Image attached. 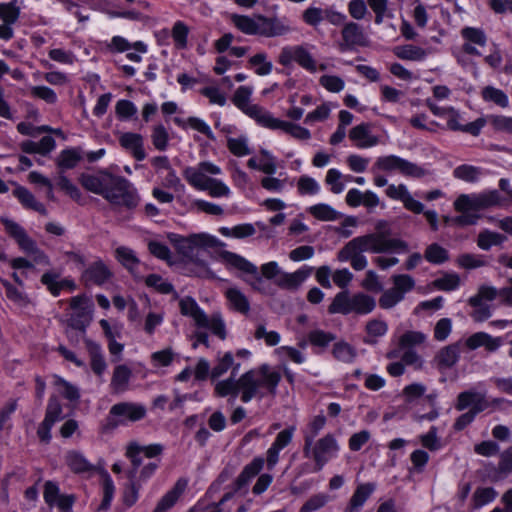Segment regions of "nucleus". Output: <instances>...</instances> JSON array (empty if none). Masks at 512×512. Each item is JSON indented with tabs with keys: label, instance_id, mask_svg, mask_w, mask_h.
Instances as JSON below:
<instances>
[{
	"label": "nucleus",
	"instance_id": "obj_1",
	"mask_svg": "<svg viewBox=\"0 0 512 512\" xmlns=\"http://www.w3.org/2000/svg\"><path fill=\"white\" fill-rule=\"evenodd\" d=\"M408 243L399 238L391 237V227L388 221L378 220L375 232L357 236L348 241L338 252L337 260L349 262L355 271H362L368 266L365 252L372 254L406 253Z\"/></svg>",
	"mask_w": 512,
	"mask_h": 512
},
{
	"label": "nucleus",
	"instance_id": "obj_2",
	"mask_svg": "<svg viewBox=\"0 0 512 512\" xmlns=\"http://www.w3.org/2000/svg\"><path fill=\"white\" fill-rule=\"evenodd\" d=\"M79 182L87 191L102 196L116 208L133 210L139 204L137 190L122 176L101 170L96 174L82 173Z\"/></svg>",
	"mask_w": 512,
	"mask_h": 512
},
{
	"label": "nucleus",
	"instance_id": "obj_3",
	"mask_svg": "<svg viewBox=\"0 0 512 512\" xmlns=\"http://www.w3.org/2000/svg\"><path fill=\"white\" fill-rule=\"evenodd\" d=\"M280 381L281 374L267 364L243 373L239 377L241 401L248 403L254 398L262 399L268 394L274 395Z\"/></svg>",
	"mask_w": 512,
	"mask_h": 512
},
{
	"label": "nucleus",
	"instance_id": "obj_4",
	"mask_svg": "<svg viewBox=\"0 0 512 512\" xmlns=\"http://www.w3.org/2000/svg\"><path fill=\"white\" fill-rule=\"evenodd\" d=\"M229 19L239 31L246 35L274 38L292 32V27L286 18L267 17L262 14L248 16L234 13L229 16Z\"/></svg>",
	"mask_w": 512,
	"mask_h": 512
},
{
	"label": "nucleus",
	"instance_id": "obj_5",
	"mask_svg": "<svg viewBox=\"0 0 512 512\" xmlns=\"http://www.w3.org/2000/svg\"><path fill=\"white\" fill-rule=\"evenodd\" d=\"M172 242L178 253L195 266L194 273L197 276L216 278L207 263L202 259L203 249L216 246L217 239L215 237L206 233L192 234L188 237L174 235Z\"/></svg>",
	"mask_w": 512,
	"mask_h": 512
},
{
	"label": "nucleus",
	"instance_id": "obj_6",
	"mask_svg": "<svg viewBox=\"0 0 512 512\" xmlns=\"http://www.w3.org/2000/svg\"><path fill=\"white\" fill-rule=\"evenodd\" d=\"M222 169L210 162L201 161L195 166H187L183 170V177L187 183L199 191H207L211 197H228L230 188L220 179L212 176L220 175Z\"/></svg>",
	"mask_w": 512,
	"mask_h": 512
},
{
	"label": "nucleus",
	"instance_id": "obj_7",
	"mask_svg": "<svg viewBox=\"0 0 512 512\" xmlns=\"http://www.w3.org/2000/svg\"><path fill=\"white\" fill-rule=\"evenodd\" d=\"M163 446L155 443L150 445H140L137 442H130L126 447L125 456L130 460L131 467L127 471L129 480L142 484L146 482L155 473L159 466V460L143 463V458L153 459L161 455Z\"/></svg>",
	"mask_w": 512,
	"mask_h": 512
},
{
	"label": "nucleus",
	"instance_id": "obj_8",
	"mask_svg": "<svg viewBox=\"0 0 512 512\" xmlns=\"http://www.w3.org/2000/svg\"><path fill=\"white\" fill-rule=\"evenodd\" d=\"M501 196L497 190H489L474 194H461L454 201V209L462 213L453 217V224L458 226L474 225L478 219L475 215L467 214L468 211H479L501 203Z\"/></svg>",
	"mask_w": 512,
	"mask_h": 512
},
{
	"label": "nucleus",
	"instance_id": "obj_9",
	"mask_svg": "<svg viewBox=\"0 0 512 512\" xmlns=\"http://www.w3.org/2000/svg\"><path fill=\"white\" fill-rule=\"evenodd\" d=\"M179 307L181 314L191 317L198 328L210 330L221 340L226 338V325L221 313L215 312L208 316L192 297L182 298Z\"/></svg>",
	"mask_w": 512,
	"mask_h": 512
},
{
	"label": "nucleus",
	"instance_id": "obj_10",
	"mask_svg": "<svg viewBox=\"0 0 512 512\" xmlns=\"http://www.w3.org/2000/svg\"><path fill=\"white\" fill-rule=\"evenodd\" d=\"M224 263L228 266L239 270L242 275L241 278L246 282L253 290L263 294L268 293L269 285L265 281V278L259 273L256 265L248 261L246 258L230 251H223L220 254Z\"/></svg>",
	"mask_w": 512,
	"mask_h": 512
},
{
	"label": "nucleus",
	"instance_id": "obj_11",
	"mask_svg": "<svg viewBox=\"0 0 512 512\" xmlns=\"http://www.w3.org/2000/svg\"><path fill=\"white\" fill-rule=\"evenodd\" d=\"M339 450V443L331 433L314 440L309 445L308 443L303 445V455L315 462V470H322L331 459L337 457Z\"/></svg>",
	"mask_w": 512,
	"mask_h": 512
},
{
	"label": "nucleus",
	"instance_id": "obj_12",
	"mask_svg": "<svg viewBox=\"0 0 512 512\" xmlns=\"http://www.w3.org/2000/svg\"><path fill=\"white\" fill-rule=\"evenodd\" d=\"M379 171L387 173L398 172L403 176L412 178H421L427 174L423 167L392 154L380 156L376 159L372 172L377 173Z\"/></svg>",
	"mask_w": 512,
	"mask_h": 512
},
{
	"label": "nucleus",
	"instance_id": "obj_13",
	"mask_svg": "<svg viewBox=\"0 0 512 512\" xmlns=\"http://www.w3.org/2000/svg\"><path fill=\"white\" fill-rule=\"evenodd\" d=\"M145 405L137 402H119L111 406L108 422L112 427L124 426L146 417Z\"/></svg>",
	"mask_w": 512,
	"mask_h": 512
},
{
	"label": "nucleus",
	"instance_id": "obj_14",
	"mask_svg": "<svg viewBox=\"0 0 512 512\" xmlns=\"http://www.w3.org/2000/svg\"><path fill=\"white\" fill-rule=\"evenodd\" d=\"M293 62L310 73H315L318 69L317 61L309 51L308 45H287L281 48L278 63L288 67Z\"/></svg>",
	"mask_w": 512,
	"mask_h": 512
},
{
	"label": "nucleus",
	"instance_id": "obj_15",
	"mask_svg": "<svg viewBox=\"0 0 512 512\" xmlns=\"http://www.w3.org/2000/svg\"><path fill=\"white\" fill-rule=\"evenodd\" d=\"M498 296V289L489 286L481 285L478 292L469 298L468 303L472 307L470 316L476 322H483L491 317L493 306L490 304Z\"/></svg>",
	"mask_w": 512,
	"mask_h": 512
},
{
	"label": "nucleus",
	"instance_id": "obj_16",
	"mask_svg": "<svg viewBox=\"0 0 512 512\" xmlns=\"http://www.w3.org/2000/svg\"><path fill=\"white\" fill-rule=\"evenodd\" d=\"M468 408L478 414L489 409L490 403L486 391H478L475 388H470L459 393L456 399L455 409L464 411Z\"/></svg>",
	"mask_w": 512,
	"mask_h": 512
},
{
	"label": "nucleus",
	"instance_id": "obj_17",
	"mask_svg": "<svg viewBox=\"0 0 512 512\" xmlns=\"http://www.w3.org/2000/svg\"><path fill=\"white\" fill-rule=\"evenodd\" d=\"M62 406L56 398H50L46 408L43 422L39 425L37 435L41 442L48 444L51 440L53 425L62 419Z\"/></svg>",
	"mask_w": 512,
	"mask_h": 512
},
{
	"label": "nucleus",
	"instance_id": "obj_18",
	"mask_svg": "<svg viewBox=\"0 0 512 512\" xmlns=\"http://www.w3.org/2000/svg\"><path fill=\"white\" fill-rule=\"evenodd\" d=\"M341 51L351 50L355 47H364L368 44L367 36L363 28L356 22H347L341 30Z\"/></svg>",
	"mask_w": 512,
	"mask_h": 512
},
{
	"label": "nucleus",
	"instance_id": "obj_19",
	"mask_svg": "<svg viewBox=\"0 0 512 512\" xmlns=\"http://www.w3.org/2000/svg\"><path fill=\"white\" fill-rule=\"evenodd\" d=\"M40 282L46 289L54 296L60 295L61 291L72 292L76 289V283L70 278H61L59 272L49 270L45 272L40 279Z\"/></svg>",
	"mask_w": 512,
	"mask_h": 512
},
{
	"label": "nucleus",
	"instance_id": "obj_20",
	"mask_svg": "<svg viewBox=\"0 0 512 512\" xmlns=\"http://www.w3.org/2000/svg\"><path fill=\"white\" fill-rule=\"evenodd\" d=\"M385 193L390 199L401 201L407 210L415 214L423 212V204L413 198L406 185L390 184L386 188Z\"/></svg>",
	"mask_w": 512,
	"mask_h": 512
},
{
	"label": "nucleus",
	"instance_id": "obj_21",
	"mask_svg": "<svg viewBox=\"0 0 512 512\" xmlns=\"http://www.w3.org/2000/svg\"><path fill=\"white\" fill-rule=\"evenodd\" d=\"M349 138L359 149H367L379 144L380 138L372 133L371 125L361 123L349 131Z\"/></svg>",
	"mask_w": 512,
	"mask_h": 512
},
{
	"label": "nucleus",
	"instance_id": "obj_22",
	"mask_svg": "<svg viewBox=\"0 0 512 512\" xmlns=\"http://www.w3.org/2000/svg\"><path fill=\"white\" fill-rule=\"evenodd\" d=\"M505 337H494L486 332H476L469 336L466 340V346L470 350H475L484 347L488 352H496L504 343Z\"/></svg>",
	"mask_w": 512,
	"mask_h": 512
},
{
	"label": "nucleus",
	"instance_id": "obj_23",
	"mask_svg": "<svg viewBox=\"0 0 512 512\" xmlns=\"http://www.w3.org/2000/svg\"><path fill=\"white\" fill-rule=\"evenodd\" d=\"M313 267L303 266L293 273L282 272L275 280V284L281 289L297 290L312 274Z\"/></svg>",
	"mask_w": 512,
	"mask_h": 512
},
{
	"label": "nucleus",
	"instance_id": "obj_24",
	"mask_svg": "<svg viewBox=\"0 0 512 512\" xmlns=\"http://www.w3.org/2000/svg\"><path fill=\"white\" fill-rule=\"evenodd\" d=\"M86 349L90 357V368L92 372L103 381V376L107 370V362L102 352L100 344L92 341L85 340Z\"/></svg>",
	"mask_w": 512,
	"mask_h": 512
},
{
	"label": "nucleus",
	"instance_id": "obj_25",
	"mask_svg": "<svg viewBox=\"0 0 512 512\" xmlns=\"http://www.w3.org/2000/svg\"><path fill=\"white\" fill-rule=\"evenodd\" d=\"M119 143L137 161H142L146 158L142 135L133 132L122 133L119 137Z\"/></svg>",
	"mask_w": 512,
	"mask_h": 512
},
{
	"label": "nucleus",
	"instance_id": "obj_26",
	"mask_svg": "<svg viewBox=\"0 0 512 512\" xmlns=\"http://www.w3.org/2000/svg\"><path fill=\"white\" fill-rule=\"evenodd\" d=\"M132 377V370L125 364H119L114 367L110 389L115 394H122L129 389V383Z\"/></svg>",
	"mask_w": 512,
	"mask_h": 512
},
{
	"label": "nucleus",
	"instance_id": "obj_27",
	"mask_svg": "<svg viewBox=\"0 0 512 512\" xmlns=\"http://www.w3.org/2000/svg\"><path fill=\"white\" fill-rule=\"evenodd\" d=\"M264 466V458L255 457L249 464H247L234 482V494L245 487L252 478L260 473Z\"/></svg>",
	"mask_w": 512,
	"mask_h": 512
},
{
	"label": "nucleus",
	"instance_id": "obj_28",
	"mask_svg": "<svg viewBox=\"0 0 512 512\" xmlns=\"http://www.w3.org/2000/svg\"><path fill=\"white\" fill-rule=\"evenodd\" d=\"M374 490L375 485L372 483L358 485L345 508V512H358Z\"/></svg>",
	"mask_w": 512,
	"mask_h": 512
},
{
	"label": "nucleus",
	"instance_id": "obj_29",
	"mask_svg": "<svg viewBox=\"0 0 512 512\" xmlns=\"http://www.w3.org/2000/svg\"><path fill=\"white\" fill-rule=\"evenodd\" d=\"M224 295L228 302V307L238 313L248 314L250 311V302L246 295L237 287L226 289Z\"/></svg>",
	"mask_w": 512,
	"mask_h": 512
},
{
	"label": "nucleus",
	"instance_id": "obj_30",
	"mask_svg": "<svg viewBox=\"0 0 512 512\" xmlns=\"http://www.w3.org/2000/svg\"><path fill=\"white\" fill-rule=\"evenodd\" d=\"M349 304V314L356 313L359 315H366L371 313L376 307L375 299L362 292L350 295Z\"/></svg>",
	"mask_w": 512,
	"mask_h": 512
},
{
	"label": "nucleus",
	"instance_id": "obj_31",
	"mask_svg": "<svg viewBox=\"0 0 512 512\" xmlns=\"http://www.w3.org/2000/svg\"><path fill=\"white\" fill-rule=\"evenodd\" d=\"M244 114L255 120L259 125L275 130L278 118L257 104H250L243 111Z\"/></svg>",
	"mask_w": 512,
	"mask_h": 512
},
{
	"label": "nucleus",
	"instance_id": "obj_32",
	"mask_svg": "<svg viewBox=\"0 0 512 512\" xmlns=\"http://www.w3.org/2000/svg\"><path fill=\"white\" fill-rule=\"evenodd\" d=\"M84 159V151L81 147H71L62 150L56 160L60 170H70L75 168L78 163Z\"/></svg>",
	"mask_w": 512,
	"mask_h": 512
},
{
	"label": "nucleus",
	"instance_id": "obj_33",
	"mask_svg": "<svg viewBox=\"0 0 512 512\" xmlns=\"http://www.w3.org/2000/svg\"><path fill=\"white\" fill-rule=\"evenodd\" d=\"M240 366V363L234 362L233 354L231 352H226L221 357L217 358L216 364L211 369L210 378L211 380H216L227 373L229 369H232L231 375H236Z\"/></svg>",
	"mask_w": 512,
	"mask_h": 512
},
{
	"label": "nucleus",
	"instance_id": "obj_34",
	"mask_svg": "<svg viewBox=\"0 0 512 512\" xmlns=\"http://www.w3.org/2000/svg\"><path fill=\"white\" fill-rule=\"evenodd\" d=\"M50 130L47 126L34 127V154L47 155L55 148V140L49 135H42L43 132Z\"/></svg>",
	"mask_w": 512,
	"mask_h": 512
},
{
	"label": "nucleus",
	"instance_id": "obj_35",
	"mask_svg": "<svg viewBox=\"0 0 512 512\" xmlns=\"http://www.w3.org/2000/svg\"><path fill=\"white\" fill-rule=\"evenodd\" d=\"M111 276L108 267L102 262L91 264L83 273L86 283L101 285L105 283Z\"/></svg>",
	"mask_w": 512,
	"mask_h": 512
},
{
	"label": "nucleus",
	"instance_id": "obj_36",
	"mask_svg": "<svg viewBox=\"0 0 512 512\" xmlns=\"http://www.w3.org/2000/svg\"><path fill=\"white\" fill-rule=\"evenodd\" d=\"M366 336L363 339L365 344H376L378 339L385 336L388 331V324L381 319H371L365 326Z\"/></svg>",
	"mask_w": 512,
	"mask_h": 512
},
{
	"label": "nucleus",
	"instance_id": "obj_37",
	"mask_svg": "<svg viewBox=\"0 0 512 512\" xmlns=\"http://www.w3.org/2000/svg\"><path fill=\"white\" fill-rule=\"evenodd\" d=\"M236 375H231L227 379L217 381L214 386V394L218 397L232 396L235 399L238 395L241 396V390L239 386V378H235Z\"/></svg>",
	"mask_w": 512,
	"mask_h": 512
},
{
	"label": "nucleus",
	"instance_id": "obj_38",
	"mask_svg": "<svg viewBox=\"0 0 512 512\" xmlns=\"http://www.w3.org/2000/svg\"><path fill=\"white\" fill-rule=\"evenodd\" d=\"M65 462L74 473H85L92 471L94 466L78 451H68L65 455Z\"/></svg>",
	"mask_w": 512,
	"mask_h": 512
},
{
	"label": "nucleus",
	"instance_id": "obj_39",
	"mask_svg": "<svg viewBox=\"0 0 512 512\" xmlns=\"http://www.w3.org/2000/svg\"><path fill=\"white\" fill-rule=\"evenodd\" d=\"M5 227L6 232L14 238L22 249L28 250L30 247V240L25 230L16 222L2 217L0 218Z\"/></svg>",
	"mask_w": 512,
	"mask_h": 512
},
{
	"label": "nucleus",
	"instance_id": "obj_40",
	"mask_svg": "<svg viewBox=\"0 0 512 512\" xmlns=\"http://www.w3.org/2000/svg\"><path fill=\"white\" fill-rule=\"evenodd\" d=\"M185 489V483L178 481L157 503L153 512H166L172 508Z\"/></svg>",
	"mask_w": 512,
	"mask_h": 512
},
{
	"label": "nucleus",
	"instance_id": "obj_41",
	"mask_svg": "<svg viewBox=\"0 0 512 512\" xmlns=\"http://www.w3.org/2000/svg\"><path fill=\"white\" fill-rule=\"evenodd\" d=\"M394 54L402 60L419 62L426 59L428 52L419 46L408 44L395 47Z\"/></svg>",
	"mask_w": 512,
	"mask_h": 512
},
{
	"label": "nucleus",
	"instance_id": "obj_42",
	"mask_svg": "<svg viewBox=\"0 0 512 512\" xmlns=\"http://www.w3.org/2000/svg\"><path fill=\"white\" fill-rule=\"evenodd\" d=\"M308 212L320 221H335L342 217V214L336 211L332 206L319 203L308 208Z\"/></svg>",
	"mask_w": 512,
	"mask_h": 512
},
{
	"label": "nucleus",
	"instance_id": "obj_43",
	"mask_svg": "<svg viewBox=\"0 0 512 512\" xmlns=\"http://www.w3.org/2000/svg\"><path fill=\"white\" fill-rule=\"evenodd\" d=\"M460 348L458 344H452L442 348L437 356L436 361L441 368L452 367L459 359Z\"/></svg>",
	"mask_w": 512,
	"mask_h": 512
},
{
	"label": "nucleus",
	"instance_id": "obj_44",
	"mask_svg": "<svg viewBox=\"0 0 512 512\" xmlns=\"http://www.w3.org/2000/svg\"><path fill=\"white\" fill-rule=\"evenodd\" d=\"M481 97L485 102L494 103L501 108L509 106V98L507 94L503 90L493 86L484 87L481 91Z\"/></svg>",
	"mask_w": 512,
	"mask_h": 512
},
{
	"label": "nucleus",
	"instance_id": "obj_45",
	"mask_svg": "<svg viewBox=\"0 0 512 512\" xmlns=\"http://www.w3.org/2000/svg\"><path fill=\"white\" fill-rule=\"evenodd\" d=\"M233 496V492H227L217 503L205 504L199 501L196 505L191 507L188 512H229L230 509H226L225 504L227 501L231 500Z\"/></svg>",
	"mask_w": 512,
	"mask_h": 512
},
{
	"label": "nucleus",
	"instance_id": "obj_46",
	"mask_svg": "<svg viewBox=\"0 0 512 512\" xmlns=\"http://www.w3.org/2000/svg\"><path fill=\"white\" fill-rule=\"evenodd\" d=\"M325 425L326 417L323 414L314 416L303 430L304 443H308V445L311 444Z\"/></svg>",
	"mask_w": 512,
	"mask_h": 512
},
{
	"label": "nucleus",
	"instance_id": "obj_47",
	"mask_svg": "<svg viewBox=\"0 0 512 512\" xmlns=\"http://www.w3.org/2000/svg\"><path fill=\"white\" fill-rule=\"evenodd\" d=\"M115 255L117 260L131 273H134L138 268L139 259L132 249L125 246H120L115 250Z\"/></svg>",
	"mask_w": 512,
	"mask_h": 512
},
{
	"label": "nucleus",
	"instance_id": "obj_48",
	"mask_svg": "<svg viewBox=\"0 0 512 512\" xmlns=\"http://www.w3.org/2000/svg\"><path fill=\"white\" fill-rule=\"evenodd\" d=\"M350 293L348 290H343L335 295L332 303L328 307L330 314H349Z\"/></svg>",
	"mask_w": 512,
	"mask_h": 512
},
{
	"label": "nucleus",
	"instance_id": "obj_49",
	"mask_svg": "<svg viewBox=\"0 0 512 512\" xmlns=\"http://www.w3.org/2000/svg\"><path fill=\"white\" fill-rule=\"evenodd\" d=\"M332 354L335 359L344 363L353 362L357 356L356 349L344 341H340L334 344Z\"/></svg>",
	"mask_w": 512,
	"mask_h": 512
},
{
	"label": "nucleus",
	"instance_id": "obj_50",
	"mask_svg": "<svg viewBox=\"0 0 512 512\" xmlns=\"http://www.w3.org/2000/svg\"><path fill=\"white\" fill-rule=\"evenodd\" d=\"M276 129H280L299 140H308L311 138V133L307 128L301 127L288 121L278 119L275 126V130Z\"/></svg>",
	"mask_w": 512,
	"mask_h": 512
},
{
	"label": "nucleus",
	"instance_id": "obj_51",
	"mask_svg": "<svg viewBox=\"0 0 512 512\" xmlns=\"http://www.w3.org/2000/svg\"><path fill=\"white\" fill-rule=\"evenodd\" d=\"M110 48L117 52H126L131 49L136 50L140 53H146L147 52V45L143 43L142 41H137L133 44L128 42L125 38L121 36H114L111 40Z\"/></svg>",
	"mask_w": 512,
	"mask_h": 512
},
{
	"label": "nucleus",
	"instance_id": "obj_52",
	"mask_svg": "<svg viewBox=\"0 0 512 512\" xmlns=\"http://www.w3.org/2000/svg\"><path fill=\"white\" fill-rule=\"evenodd\" d=\"M249 65L254 68V72L259 76H266L272 72L273 64L267 60V54L257 53L249 58Z\"/></svg>",
	"mask_w": 512,
	"mask_h": 512
},
{
	"label": "nucleus",
	"instance_id": "obj_53",
	"mask_svg": "<svg viewBox=\"0 0 512 512\" xmlns=\"http://www.w3.org/2000/svg\"><path fill=\"white\" fill-rule=\"evenodd\" d=\"M220 233L225 237L245 238L255 234L256 230L250 223L236 225L232 228L221 227Z\"/></svg>",
	"mask_w": 512,
	"mask_h": 512
},
{
	"label": "nucleus",
	"instance_id": "obj_54",
	"mask_svg": "<svg viewBox=\"0 0 512 512\" xmlns=\"http://www.w3.org/2000/svg\"><path fill=\"white\" fill-rule=\"evenodd\" d=\"M461 36L466 44H473L484 47L487 42V37L482 29L474 27H465L461 30Z\"/></svg>",
	"mask_w": 512,
	"mask_h": 512
},
{
	"label": "nucleus",
	"instance_id": "obj_55",
	"mask_svg": "<svg viewBox=\"0 0 512 512\" xmlns=\"http://www.w3.org/2000/svg\"><path fill=\"white\" fill-rule=\"evenodd\" d=\"M481 175V169L472 165L463 164L453 170V176L465 182H476Z\"/></svg>",
	"mask_w": 512,
	"mask_h": 512
},
{
	"label": "nucleus",
	"instance_id": "obj_56",
	"mask_svg": "<svg viewBox=\"0 0 512 512\" xmlns=\"http://www.w3.org/2000/svg\"><path fill=\"white\" fill-rule=\"evenodd\" d=\"M70 308L74 310L79 317H88L92 311L93 303L85 295H78L70 300Z\"/></svg>",
	"mask_w": 512,
	"mask_h": 512
},
{
	"label": "nucleus",
	"instance_id": "obj_57",
	"mask_svg": "<svg viewBox=\"0 0 512 512\" xmlns=\"http://www.w3.org/2000/svg\"><path fill=\"white\" fill-rule=\"evenodd\" d=\"M424 257L432 264H442L449 258L448 251L437 243H433L426 248Z\"/></svg>",
	"mask_w": 512,
	"mask_h": 512
},
{
	"label": "nucleus",
	"instance_id": "obj_58",
	"mask_svg": "<svg viewBox=\"0 0 512 512\" xmlns=\"http://www.w3.org/2000/svg\"><path fill=\"white\" fill-rule=\"evenodd\" d=\"M227 148L229 151L237 156L243 157L249 155L251 153L248 146V138L246 136H240L237 138H228L227 139Z\"/></svg>",
	"mask_w": 512,
	"mask_h": 512
},
{
	"label": "nucleus",
	"instance_id": "obj_59",
	"mask_svg": "<svg viewBox=\"0 0 512 512\" xmlns=\"http://www.w3.org/2000/svg\"><path fill=\"white\" fill-rule=\"evenodd\" d=\"M505 237L499 233L485 230L478 235L477 244L483 250H489L492 246L501 244Z\"/></svg>",
	"mask_w": 512,
	"mask_h": 512
},
{
	"label": "nucleus",
	"instance_id": "obj_60",
	"mask_svg": "<svg viewBox=\"0 0 512 512\" xmlns=\"http://www.w3.org/2000/svg\"><path fill=\"white\" fill-rule=\"evenodd\" d=\"M295 430L294 426H290L280 431L269 448L280 454L292 442Z\"/></svg>",
	"mask_w": 512,
	"mask_h": 512
},
{
	"label": "nucleus",
	"instance_id": "obj_61",
	"mask_svg": "<svg viewBox=\"0 0 512 512\" xmlns=\"http://www.w3.org/2000/svg\"><path fill=\"white\" fill-rule=\"evenodd\" d=\"M295 430L294 426H290L280 431L269 448L280 454L292 442Z\"/></svg>",
	"mask_w": 512,
	"mask_h": 512
},
{
	"label": "nucleus",
	"instance_id": "obj_62",
	"mask_svg": "<svg viewBox=\"0 0 512 512\" xmlns=\"http://www.w3.org/2000/svg\"><path fill=\"white\" fill-rule=\"evenodd\" d=\"M330 501V496L326 493H317L312 495L300 508V512H315L324 507Z\"/></svg>",
	"mask_w": 512,
	"mask_h": 512
},
{
	"label": "nucleus",
	"instance_id": "obj_63",
	"mask_svg": "<svg viewBox=\"0 0 512 512\" xmlns=\"http://www.w3.org/2000/svg\"><path fill=\"white\" fill-rule=\"evenodd\" d=\"M154 147L159 151H165L168 147L169 135L166 128L162 125H156L151 134Z\"/></svg>",
	"mask_w": 512,
	"mask_h": 512
},
{
	"label": "nucleus",
	"instance_id": "obj_64",
	"mask_svg": "<svg viewBox=\"0 0 512 512\" xmlns=\"http://www.w3.org/2000/svg\"><path fill=\"white\" fill-rule=\"evenodd\" d=\"M487 120L495 131L512 134V117L504 115H488Z\"/></svg>",
	"mask_w": 512,
	"mask_h": 512
}]
</instances>
